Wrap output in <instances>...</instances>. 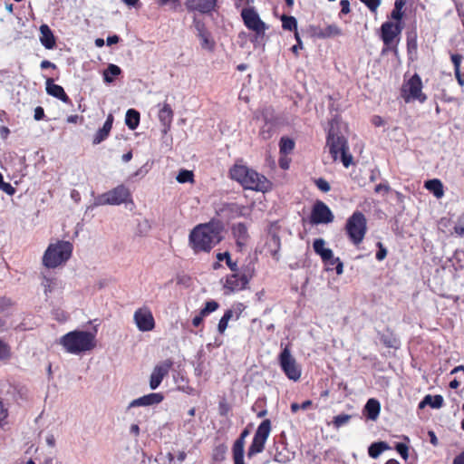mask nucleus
<instances>
[{
    "label": "nucleus",
    "mask_w": 464,
    "mask_h": 464,
    "mask_svg": "<svg viewBox=\"0 0 464 464\" xmlns=\"http://www.w3.org/2000/svg\"><path fill=\"white\" fill-rule=\"evenodd\" d=\"M130 432L135 437H139L140 435V427L138 424H131L130 427Z\"/></svg>",
    "instance_id": "69168bd1"
},
{
    "label": "nucleus",
    "mask_w": 464,
    "mask_h": 464,
    "mask_svg": "<svg viewBox=\"0 0 464 464\" xmlns=\"http://www.w3.org/2000/svg\"><path fill=\"white\" fill-rule=\"evenodd\" d=\"M45 89H46V92L49 95L61 100L64 103L71 102L70 98L65 93L63 88L61 85L55 84L53 82V79L49 78L46 80V88Z\"/></svg>",
    "instance_id": "412c9836"
},
{
    "label": "nucleus",
    "mask_w": 464,
    "mask_h": 464,
    "mask_svg": "<svg viewBox=\"0 0 464 464\" xmlns=\"http://www.w3.org/2000/svg\"><path fill=\"white\" fill-rule=\"evenodd\" d=\"M241 17L245 25L256 34V41L263 38L267 29V25L261 20L254 7L243 8Z\"/></svg>",
    "instance_id": "1a4fd4ad"
},
{
    "label": "nucleus",
    "mask_w": 464,
    "mask_h": 464,
    "mask_svg": "<svg viewBox=\"0 0 464 464\" xmlns=\"http://www.w3.org/2000/svg\"><path fill=\"white\" fill-rule=\"evenodd\" d=\"M390 449L391 447L385 441L373 442L368 448V454L372 459H377L383 451Z\"/></svg>",
    "instance_id": "cd10ccee"
},
{
    "label": "nucleus",
    "mask_w": 464,
    "mask_h": 464,
    "mask_svg": "<svg viewBox=\"0 0 464 464\" xmlns=\"http://www.w3.org/2000/svg\"><path fill=\"white\" fill-rule=\"evenodd\" d=\"M444 402L443 397L441 395H426L423 400L420 402L419 408L422 409L426 405H430L431 408L440 409L442 407Z\"/></svg>",
    "instance_id": "a878e982"
},
{
    "label": "nucleus",
    "mask_w": 464,
    "mask_h": 464,
    "mask_svg": "<svg viewBox=\"0 0 464 464\" xmlns=\"http://www.w3.org/2000/svg\"><path fill=\"white\" fill-rule=\"evenodd\" d=\"M324 241L321 239V260L324 263L326 271L335 270L339 276L343 272V264L339 257H335L329 248L323 247Z\"/></svg>",
    "instance_id": "4468645a"
},
{
    "label": "nucleus",
    "mask_w": 464,
    "mask_h": 464,
    "mask_svg": "<svg viewBox=\"0 0 464 464\" xmlns=\"http://www.w3.org/2000/svg\"><path fill=\"white\" fill-rule=\"evenodd\" d=\"M424 188L431 192L437 198H441L444 196L443 184L439 179L425 181Z\"/></svg>",
    "instance_id": "b1692460"
},
{
    "label": "nucleus",
    "mask_w": 464,
    "mask_h": 464,
    "mask_svg": "<svg viewBox=\"0 0 464 464\" xmlns=\"http://www.w3.org/2000/svg\"><path fill=\"white\" fill-rule=\"evenodd\" d=\"M282 27L285 30L293 31L297 29V21L294 16L283 14L281 17Z\"/></svg>",
    "instance_id": "58836bf2"
},
{
    "label": "nucleus",
    "mask_w": 464,
    "mask_h": 464,
    "mask_svg": "<svg viewBox=\"0 0 464 464\" xmlns=\"http://www.w3.org/2000/svg\"><path fill=\"white\" fill-rule=\"evenodd\" d=\"M253 276V270L249 267L244 269L243 272L227 276L224 285L225 294L238 292L247 288L250 279Z\"/></svg>",
    "instance_id": "9d476101"
},
{
    "label": "nucleus",
    "mask_w": 464,
    "mask_h": 464,
    "mask_svg": "<svg viewBox=\"0 0 464 464\" xmlns=\"http://www.w3.org/2000/svg\"><path fill=\"white\" fill-rule=\"evenodd\" d=\"M125 123L130 130H135L140 123V113L134 109H130L126 112Z\"/></svg>",
    "instance_id": "c756f323"
},
{
    "label": "nucleus",
    "mask_w": 464,
    "mask_h": 464,
    "mask_svg": "<svg viewBox=\"0 0 464 464\" xmlns=\"http://www.w3.org/2000/svg\"><path fill=\"white\" fill-rule=\"evenodd\" d=\"M381 411V404L376 399H369L365 404L364 411L368 419L375 420Z\"/></svg>",
    "instance_id": "393cba45"
},
{
    "label": "nucleus",
    "mask_w": 464,
    "mask_h": 464,
    "mask_svg": "<svg viewBox=\"0 0 464 464\" xmlns=\"http://www.w3.org/2000/svg\"><path fill=\"white\" fill-rule=\"evenodd\" d=\"M72 245L68 241L50 244L43 256V265L47 268H55L65 263L72 256Z\"/></svg>",
    "instance_id": "39448f33"
},
{
    "label": "nucleus",
    "mask_w": 464,
    "mask_h": 464,
    "mask_svg": "<svg viewBox=\"0 0 464 464\" xmlns=\"http://www.w3.org/2000/svg\"><path fill=\"white\" fill-rule=\"evenodd\" d=\"M0 189L5 192L9 196H13L15 193V188L7 182L4 181L3 175L0 173Z\"/></svg>",
    "instance_id": "a18cd8bd"
},
{
    "label": "nucleus",
    "mask_w": 464,
    "mask_h": 464,
    "mask_svg": "<svg viewBox=\"0 0 464 464\" xmlns=\"http://www.w3.org/2000/svg\"><path fill=\"white\" fill-rule=\"evenodd\" d=\"M193 177L194 174L192 171L181 169L176 177V179L179 183L193 182Z\"/></svg>",
    "instance_id": "79ce46f5"
},
{
    "label": "nucleus",
    "mask_w": 464,
    "mask_h": 464,
    "mask_svg": "<svg viewBox=\"0 0 464 464\" xmlns=\"http://www.w3.org/2000/svg\"><path fill=\"white\" fill-rule=\"evenodd\" d=\"M164 397L161 393H150L131 401L128 408L151 406L159 404L163 401Z\"/></svg>",
    "instance_id": "6ab92c4d"
},
{
    "label": "nucleus",
    "mask_w": 464,
    "mask_h": 464,
    "mask_svg": "<svg viewBox=\"0 0 464 464\" xmlns=\"http://www.w3.org/2000/svg\"><path fill=\"white\" fill-rule=\"evenodd\" d=\"M390 190H391V188H390L388 182L380 183V184L376 185L374 188V192L377 194L378 193L387 194V193H389Z\"/></svg>",
    "instance_id": "5fc2aeb1"
},
{
    "label": "nucleus",
    "mask_w": 464,
    "mask_h": 464,
    "mask_svg": "<svg viewBox=\"0 0 464 464\" xmlns=\"http://www.w3.org/2000/svg\"><path fill=\"white\" fill-rule=\"evenodd\" d=\"M402 16H403V13L401 12V10L394 8L392 11L391 17L392 19L398 21V23H401V20L402 19Z\"/></svg>",
    "instance_id": "13d9d810"
},
{
    "label": "nucleus",
    "mask_w": 464,
    "mask_h": 464,
    "mask_svg": "<svg viewBox=\"0 0 464 464\" xmlns=\"http://www.w3.org/2000/svg\"><path fill=\"white\" fill-rule=\"evenodd\" d=\"M217 0H186L185 5L188 11H198L202 14L214 10Z\"/></svg>",
    "instance_id": "f3484780"
},
{
    "label": "nucleus",
    "mask_w": 464,
    "mask_h": 464,
    "mask_svg": "<svg viewBox=\"0 0 464 464\" xmlns=\"http://www.w3.org/2000/svg\"><path fill=\"white\" fill-rule=\"evenodd\" d=\"M244 447L245 442H242V440H237L235 441L232 449L234 460L244 459Z\"/></svg>",
    "instance_id": "a19ab883"
},
{
    "label": "nucleus",
    "mask_w": 464,
    "mask_h": 464,
    "mask_svg": "<svg viewBox=\"0 0 464 464\" xmlns=\"http://www.w3.org/2000/svg\"><path fill=\"white\" fill-rule=\"evenodd\" d=\"M454 232L460 236V237H463L464 236V226H461V225H457L454 227Z\"/></svg>",
    "instance_id": "774afa93"
},
{
    "label": "nucleus",
    "mask_w": 464,
    "mask_h": 464,
    "mask_svg": "<svg viewBox=\"0 0 464 464\" xmlns=\"http://www.w3.org/2000/svg\"><path fill=\"white\" fill-rule=\"evenodd\" d=\"M40 42L46 49H53L55 46V37L50 27L44 24L40 26Z\"/></svg>",
    "instance_id": "5701e85b"
},
{
    "label": "nucleus",
    "mask_w": 464,
    "mask_h": 464,
    "mask_svg": "<svg viewBox=\"0 0 464 464\" xmlns=\"http://www.w3.org/2000/svg\"><path fill=\"white\" fill-rule=\"evenodd\" d=\"M121 72V70L118 65L110 64L103 72V80L106 83H111L113 82L112 76H118Z\"/></svg>",
    "instance_id": "7c9ffc66"
},
{
    "label": "nucleus",
    "mask_w": 464,
    "mask_h": 464,
    "mask_svg": "<svg viewBox=\"0 0 464 464\" xmlns=\"http://www.w3.org/2000/svg\"><path fill=\"white\" fill-rule=\"evenodd\" d=\"M351 419V416L348 414H340L334 418V424L336 428H340L341 426L346 424Z\"/></svg>",
    "instance_id": "de8ad7c7"
},
{
    "label": "nucleus",
    "mask_w": 464,
    "mask_h": 464,
    "mask_svg": "<svg viewBox=\"0 0 464 464\" xmlns=\"http://www.w3.org/2000/svg\"><path fill=\"white\" fill-rule=\"evenodd\" d=\"M219 307L218 302L211 300L205 304V306L200 310L201 315L207 316L212 312H215Z\"/></svg>",
    "instance_id": "c03bdc74"
},
{
    "label": "nucleus",
    "mask_w": 464,
    "mask_h": 464,
    "mask_svg": "<svg viewBox=\"0 0 464 464\" xmlns=\"http://www.w3.org/2000/svg\"><path fill=\"white\" fill-rule=\"evenodd\" d=\"M130 197V190L124 185H119L116 188L100 195L96 198V205H121Z\"/></svg>",
    "instance_id": "f8f14e48"
},
{
    "label": "nucleus",
    "mask_w": 464,
    "mask_h": 464,
    "mask_svg": "<svg viewBox=\"0 0 464 464\" xmlns=\"http://www.w3.org/2000/svg\"><path fill=\"white\" fill-rule=\"evenodd\" d=\"M450 59L454 65V71L460 70V64H461L463 56L459 53H453V54H451Z\"/></svg>",
    "instance_id": "3c124183"
},
{
    "label": "nucleus",
    "mask_w": 464,
    "mask_h": 464,
    "mask_svg": "<svg viewBox=\"0 0 464 464\" xmlns=\"http://www.w3.org/2000/svg\"><path fill=\"white\" fill-rule=\"evenodd\" d=\"M232 233L236 238L237 246L239 250H242L248 240L247 227L244 223H237L232 226Z\"/></svg>",
    "instance_id": "aec40b11"
},
{
    "label": "nucleus",
    "mask_w": 464,
    "mask_h": 464,
    "mask_svg": "<svg viewBox=\"0 0 464 464\" xmlns=\"http://www.w3.org/2000/svg\"><path fill=\"white\" fill-rule=\"evenodd\" d=\"M342 29L336 24L326 26L323 31L321 30V37H336L342 35Z\"/></svg>",
    "instance_id": "f704fd0d"
},
{
    "label": "nucleus",
    "mask_w": 464,
    "mask_h": 464,
    "mask_svg": "<svg viewBox=\"0 0 464 464\" xmlns=\"http://www.w3.org/2000/svg\"><path fill=\"white\" fill-rule=\"evenodd\" d=\"M7 410L4 408V405L0 401V428L6 424L5 419L7 418Z\"/></svg>",
    "instance_id": "6e6d98bb"
},
{
    "label": "nucleus",
    "mask_w": 464,
    "mask_h": 464,
    "mask_svg": "<svg viewBox=\"0 0 464 464\" xmlns=\"http://www.w3.org/2000/svg\"><path fill=\"white\" fill-rule=\"evenodd\" d=\"M295 36L297 40V44L292 46L291 50L293 53H297L298 50L302 48V42L297 32H295Z\"/></svg>",
    "instance_id": "e2e57ef3"
},
{
    "label": "nucleus",
    "mask_w": 464,
    "mask_h": 464,
    "mask_svg": "<svg viewBox=\"0 0 464 464\" xmlns=\"http://www.w3.org/2000/svg\"><path fill=\"white\" fill-rule=\"evenodd\" d=\"M112 122H113V116L111 114H110L107 117V120L105 121L102 128L99 129L97 130V132L95 133L93 140H92V143L94 145L100 144L101 142H102L104 140L107 139V137L109 136L111 130L112 128Z\"/></svg>",
    "instance_id": "4be33fe9"
},
{
    "label": "nucleus",
    "mask_w": 464,
    "mask_h": 464,
    "mask_svg": "<svg viewBox=\"0 0 464 464\" xmlns=\"http://www.w3.org/2000/svg\"><path fill=\"white\" fill-rule=\"evenodd\" d=\"M326 147L334 161H341L345 168H349L353 163V157L350 153L347 139L338 128L333 125L326 138Z\"/></svg>",
    "instance_id": "20e7f679"
},
{
    "label": "nucleus",
    "mask_w": 464,
    "mask_h": 464,
    "mask_svg": "<svg viewBox=\"0 0 464 464\" xmlns=\"http://www.w3.org/2000/svg\"><path fill=\"white\" fill-rule=\"evenodd\" d=\"M59 343L72 354H80L92 350L96 346L95 334L88 331L74 330L63 335Z\"/></svg>",
    "instance_id": "7ed1b4c3"
},
{
    "label": "nucleus",
    "mask_w": 464,
    "mask_h": 464,
    "mask_svg": "<svg viewBox=\"0 0 464 464\" xmlns=\"http://www.w3.org/2000/svg\"><path fill=\"white\" fill-rule=\"evenodd\" d=\"M42 286L44 294L47 295V294L51 293L56 286V279L43 276Z\"/></svg>",
    "instance_id": "37998d69"
},
{
    "label": "nucleus",
    "mask_w": 464,
    "mask_h": 464,
    "mask_svg": "<svg viewBox=\"0 0 464 464\" xmlns=\"http://www.w3.org/2000/svg\"><path fill=\"white\" fill-rule=\"evenodd\" d=\"M44 109L42 107H36L35 110H34V120L35 121H40L44 118Z\"/></svg>",
    "instance_id": "052dcab7"
},
{
    "label": "nucleus",
    "mask_w": 464,
    "mask_h": 464,
    "mask_svg": "<svg viewBox=\"0 0 464 464\" xmlns=\"http://www.w3.org/2000/svg\"><path fill=\"white\" fill-rule=\"evenodd\" d=\"M203 317H205V315H201V313H199L198 315L193 318L192 324L196 327L199 326L203 321Z\"/></svg>",
    "instance_id": "338daca9"
},
{
    "label": "nucleus",
    "mask_w": 464,
    "mask_h": 464,
    "mask_svg": "<svg viewBox=\"0 0 464 464\" xmlns=\"http://www.w3.org/2000/svg\"><path fill=\"white\" fill-rule=\"evenodd\" d=\"M200 39V44L203 49L213 51L215 47V42L211 37V34L208 31L205 34H201L198 36Z\"/></svg>",
    "instance_id": "2f4dec72"
},
{
    "label": "nucleus",
    "mask_w": 464,
    "mask_h": 464,
    "mask_svg": "<svg viewBox=\"0 0 464 464\" xmlns=\"http://www.w3.org/2000/svg\"><path fill=\"white\" fill-rule=\"evenodd\" d=\"M280 153L288 154L295 148V141L288 137H282L279 142Z\"/></svg>",
    "instance_id": "473e14b6"
},
{
    "label": "nucleus",
    "mask_w": 464,
    "mask_h": 464,
    "mask_svg": "<svg viewBox=\"0 0 464 464\" xmlns=\"http://www.w3.org/2000/svg\"><path fill=\"white\" fill-rule=\"evenodd\" d=\"M423 84L420 76L414 73L406 81L401 88V96L405 102L418 101L423 103L427 100V95L422 92Z\"/></svg>",
    "instance_id": "6e6552de"
},
{
    "label": "nucleus",
    "mask_w": 464,
    "mask_h": 464,
    "mask_svg": "<svg viewBox=\"0 0 464 464\" xmlns=\"http://www.w3.org/2000/svg\"><path fill=\"white\" fill-rule=\"evenodd\" d=\"M279 362L283 372L290 380L297 381L300 378L301 369L287 346L281 352Z\"/></svg>",
    "instance_id": "ddd939ff"
},
{
    "label": "nucleus",
    "mask_w": 464,
    "mask_h": 464,
    "mask_svg": "<svg viewBox=\"0 0 464 464\" xmlns=\"http://www.w3.org/2000/svg\"><path fill=\"white\" fill-rule=\"evenodd\" d=\"M395 450L401 456V458L405 460L409 458V448L406 444L399 442L395 446Z\"/></svg>",
    "instance_id": "09e8293b"
},
{
    "label": "nucleus",
    "mask_w": 464,
    "mask_h": 464,
    "mask_svg": "<svg viewBox=\"0 0 464 464\" xmlns=\"http://www.w3.org/2000/svg\"><path fill=\"white\" fill-rule=\"evenodd\" d=\"M234 312L231 309L227 310L223 316L220 318L218 324V331L219 334H224L226 329L227 328V324L229 320L233 317Z\"/></svg>",
    "instance_id": "72a5a7b5"
},
{
    "label": "nucleus",
    "mask_w": 464,
    "mask_h": 464,
    "mask_svg": "<svg viewBox=\"0 0 464 464\" xmlns=\"http://www.w3.org/2000/svg\"><path fill=\"white\" fill-rule=\"evenodd\" d=\"M194 26L197 31V35H200L201 34H205L208 32L204 23L200 20L194 18Z\"/></svg>",
    "instance_id": "864d4df0"
},
{
    "label": "nucleus",
    "mask_w": 464,
    "mask_h": 464,
    "mask_svg": "<svg viewBox=\"0 0 464 464\" xmlns=\"http://www.w3.org/2000/svg\"><path fill=\"white\" fill-rule=\"evenodd\" d=\"M230 177L245 189L266 192L271 188L270 181L264 175L244 165H235L230 169Z\"/></svg>",
    "instance_id": "f03ea898"
},
{
    "label": "nucleus",
    "mask_w": 464,
    "mask_h": 464,
    "mask_svg": "<svg viewBox=\"0 0 464 464\" xmlns=\"http://www.w3.org/2000/svg\"><path fill=\"white\" fill-rule=\"evenodd\" d=\"M334 214L326 204L321 201V224H328L334 221Z\"/></svg>",
    "instance_id": "c9c22d12"
},
{
    "label": "nucleus",
    "mask_w": 464,
    "mask_h": 464,
    "mask_svg": "<svg viewBox=\"0 0 464 464\" xmlns=\"http://www.w3.org/2000/svg\"><path fill=\"white\" fill-rule=\"evenodd\" d=\"M271 431V421L266 419L263 420L254 435L251 445L247 450V457L250 459L257 453H260L265 449L266 441Z\"/></svg>",
    "instance_id": "9b49d317"
},
{
    "label": "nucleus",
    "mask_w": 464,
    "mask_h": 464,
    "mask_svg": "<svg viewBox=\"0 0 464 464\" xmlns=\"http://www.w3.org/2000/svg\"><path fill=\"white\" fill-rule=\"evenodd\" d=\"M418 49L417 34L416 33L409 34L407 35V53L409 55L416 54Z\"/></svg>",
    "instance_id": "4c0bfd02"
},
{
    "label": "nucleus",
    "mask_w": 464,
    "mask_h": 464,
    "mask_svg": "<svg viewBox=\"0 0 464 464\" xmlns=\"http://www.w3.org/2000/svg\"><path fill=\"white\" fill-rule=\"evenodd\" d=\"M371 122L372 125H374L375 127H381V126H383L384 125V121L383 119L379 116V115H374L372 116V120H371Z\"/></svg>",
    "instance_id": "bf43d9fd"
},
{
    "label": "nucleus",
    "mask_w": 464,
    "mask_h": 464,
    "mask_svg": "<svg viewBox=\"0 0 464 464\" xmlns=\"http://www.w3.org/2000/svg\"><path fill=\"white\" fill-rule=\"evenodd\" d=\"M345 231L350 241L355 245H360L367 232V219L361 211H354L347 219Z\"/></svg>",
    "instance_id": "0eeeda50"
},
{
    "label": "nucleus",
    "mask_w": 464,
    "mask_h": 464,
    "mask_svg": "<svg viewBox=\"0 0 464 464\" xmlns=\"http://www.w3.org/2000/svg\"><path fill=\"white\" fill-rule=\"evenodd\" d=\"M304 226H306V223L310 225H318L319 224V200H316L314 203L312 213L309 217L308 221L303 218Z\"/></svg>",
    "instance_id": "e433bc0d"
},
{
    "label": "nucleus",
    "mask_w": 464,
    "mask_h": 464,
    "mask_svg": "<svg viewBox=\"0 0 464 464\" xmlns=\"http://www.w3.org/2000/svg\"><path fill=\"white\" fill-rule=\"evenodd\" d=\"M158 118L162 125V133L167 134L170 130L171 122L173 120V111L169 103L164 102L162 104L159 111Z\"/></svg>",
    "instance_id": "a211bd4d"
},
{
    "label": "nucleus",
    "mask_w": 464,
    "mask_h": 464,
    "mask_svg": "<svg viewBox=\"0 0 464 464\" xmlns=\"http://www.w3.org/2000/svg\"><path fill=\"white\" fill-rule=\"evenodd\" d=\"M381 342L388 348H398L400 344L399 339L395 334L387 329L386 332L382 333L380 337Z\"/></svg>",
    "instance_id": "c85d7f7f"
},
{
    "label": "nucleus",
    "mask_w": 464,
    "mask_h": 464,
    "mask_svg": "<svg viewBox=\"0 0 464 464\" xmlns=\"http://www.w3.org/2000/svg\"><path fill=\"white\" fill-rule=\"evenodd\" d=\"M452 464H464V450L455 456Z\"/></svg>",
    "instance_id": "680f3d73"
},
{
    "label": "nucleus",
    "mask_w": 464,
    "mask_h": 464,
    "mask_svg": "<svg viewBox=\"0 0 464 464\" xmlns=\"http://www.w3.org/2000/svg\"><path fill=\"white\" fill-rule=\"evenodd\" d=\"M401 31L402 25L401 23L394 24L391 21H386L382 24L381 38L383 42L382 54H385L388 52H392L394 54L398 53V44Z\"/></svg>",
    "instance_id": "423d86ee"
},
{
    "label": "nucleus",
    "mask_w": 464,
    "mask_h": 464,
    "mask_svg": "<svg viewBox=\"0 0 464 464\" xmlns=\"http://www.w3.org/2000/svg\"><path fill=\"white\" fill-rule=\"evenodd\" d=\"M134 321L141 332L151 331L155 326L153 315L148 308L138 309L134 313Z\"/></svg>",
    "instance_id": "2eb2a0df"
},
{
    "label": "nucleus",
    "mask_w": 464,
    "mask_h": 464,
    "mask_svg": "<svg viewBox=\"0 0 464 464\" xmlns=\"http://www.w3.org/2000/svg\"><path fill=\"white\" fill-rule=\"evenodd\" d=\"M119 41H120V38L116 34L108 36L107 39H106V42H107L108 45H112V44H118Z\"/></svg>",
    "instance_id": "0e129e2a"
},
{
    "label": "nucleus",
    "mask_w": 464,
    "mask_h": 464,
    "mask_svg": "<svg viewBox=\"0 0 464 464\" xmlns=\"http://www.w3.org/2000/svg\"><path fill=\"white\" fill-rule=\"evenodd\" d=\"M378 251L376 253V259L378 261L383 260L387 256V249L382 242L377 243Z\"/></svg>",
    "instance_id": "8fccbe9b"
},
{
    "label": "nucleus",
    "mask_w": 464,
    "mask_h": 464,
    "mask_svg": "<svg viewBox=\"0 0 464 464\" xmlns=\"http://www.w3.org/2000/svg\"><path fill=\"white\" fill-rule=\"evenodd\" d=\"M223 226L219 221H212L196 227L189 235V241L195 252H208L222 239Z\"/></svg>",
    "instance_id": "f257e3e1"
},
{
    "label": "nucleus",
    "mask_w": 464,
    "mask_h": 464,
    "mask_svg": "<svg viewBox=\"0 0 464 464\" xmlns=\"http://www.w3.org/2000/svg\"><path fill=\"white\" fill-rule=\"evenodd\" d=\"M270 256L276 261L279 260L280 255V238L276 235H272L266 243Z\"/></svg>",
    "instance_id": "bb28decb"
},
{
    "label": "nucleus",
    "mask_w": 464,
    "mask_h": 464,
    "mask_svg": "<svg viewBox=\"0 0 464 464\" xmlns=\"http://www.w3.org/2000/svg\"><path fill=\"white\" fill-rule=\"evenodd\" d=\"M10 355L9 345L0 339V361L8 359Z\"/></svg>",
    "instance_id": "49530a36"
},
{
    "label": "nucleus",
    "mask_w": 464,
    "mask_h": 464,
    "mask_svg": "<svg viewBox=\"0 0 464 464\" xmlns=\"http://www.w3.org/2000/svg\"><path fill=\"white\" fill-rule=\"evenodd\" d=\"M171 366L172 362L166 360L154 367L150 378V387L151 390H156L160 386L163 378L168 375Z\"/></svg>",
    "instance_id": "dca6fc26"
},
{
    "label": "nucleus",
    "mask_w": 464,
    "mask_h": 464,
    "mask_svg": "<svg viewBox=\"0 0 464 464\" xmlns=\"http://www.w3.org/2000/svg\"><path fill=\"white\" fill-rule=\"evenodd\" d=\"M340 5H341L340 16L350 13V11H351L350 2L348 0H341Z\"/></svg>",
    "instance_id": "4d7b16f0"
},
{
    "label": "nucleus",
    "mask_w": 464,
    "mask_h": 464,
    "mask_svg": "<svg viewBox=\"0 0 464 464\" xmlns=\"http://www.w3.org/2000/svg\"><path fill=\"white\" fill-rule=\"evenodd\" d=\"M372 12H375L381 5V0H360Z\"/></svg>",
    "instance_id": "603ef678"
},
{
    "label": "nucleus",
    "mask_w": 464,
    "mask_h": 464,
    "mask_svg": "<svg viewBox=\"0 0 464 464\" xmlns=\"http://www.w3.org/2000/svg\"><path fill=\"white\" fill-rule=\"evenodd\" d=\"M217 258L219 261L226 260V263H227V266L230 268L231 271H233V272H237L238 271V267H237V262H234V261L231 260L230 254L228 252L218 253L217 255Z\"/></svg>",
    "instance_id": "ea45409f"
}]
</instances>
